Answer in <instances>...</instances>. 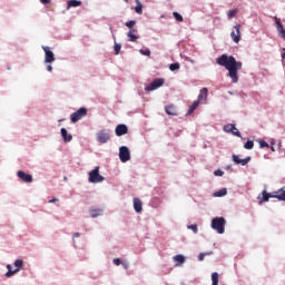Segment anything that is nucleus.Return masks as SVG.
Returning a JSON list of instances; mask_svg holds the SVG:
<instances>
[{"label": "nucleus", "mask_w": 285, "mask_h": 285, "mask_svg": "<svg viewBox=\"0 0 285 285\" xmlns=\"http://www.w3.org/2000/svg\"><path fill=\"white\" fill-rule=\"evenodd\" d=\"M134 209L136 213H141L144 210V205L139 198H134Z\"/></svg>", "instance_id": "f3484780"}, {"label": "nucleus", "mask_w": 285, "mask_h": 285, "mask_svg": "<svg viewBox=\"0 0 285 285\" xmlns=\"http://www.w3.org/2000/svg\"><path fill=\"white\" fill-rule=\"evenodd\" d=\"M228 195V190L226 188L219 189L214 193V197H226Z\"/></svg>", "instance_id": "5701e85b"}, {"label": "nucleus", "mask_w": 285, "mask_h": 285, "mask_svg": "<svg viewBox=\"0 0 285 285\" xmlns=\"http://www.w3.org/2000/svg\"><path fill=\"white\" fill-rule=\"evenodd\" d=\"M271 198H275L274 196H273V193L272 194H269V193H267L266 190H263V193H262V196H258V199H259V205H263L264 203H266V202H268Z\"/></svg>", "instance_id": "f8f14e48"}, {"label": "nucleus", "mask_w": 285, "mask_h": 285, "mask_svg": "<svg viewBox=\"0 0 285 285\" xmlns=\"http://www.w3.org/2000/svg\"><path fill=\"white\" fill-rule=\"evenodd\" d=\"M235 128H236L235 125L229 124L224 127V130H225V132H233V130H235Z\"/></svg>", "instance_id": "7c9ffc66"}, {"label": "nucleus", "mask_w": 285, "mask_h": 285, "mask_svg": "<svg viewBox=\"0 0 285 285\" xmlns=\"http://www.w3.org/2000/svg\"><path fill=\"white\" fill-rule=\"evenodd\" d=\"M97 140L99 141V144H108V141L110 140V134L102 130L98 132Z\"/></svg>", "instance_id": "1a4fd4ad"}, {"label": "nucleus", "mask_w": 285, "mask_h": 285, "mask_svg": "<svg viewBox=\"0 0 285 285\" xmlns=\"http://www.w3.org/2000/svg\"><path fill=\"white\" fill-rule=\"evenodd\" d=\"M122 267L125 268V271H128V268L130 267V265L128 263H121Z\"/></svg>", "instance_id": "c03bdc74"}, {"label": "nucleus", "mask_w": 285, "mask_h": 285, "mask_svg": "<svg viewBox=\"0 0 285 285\" xmlns=\"http://www.w3.org/2000/svg\"><path fill=\"white\" fill-rule=\"evenodd\" d=\"M88 115V109L85 107L79 108L77 111L71 114L70 119L72 124H77V121L83 119Z\"/></svg>", "instance_id": "7ed1b4c3"}, {"label": "nucleus", "mask_w": 285, "mask_h": 285, "mask_svg": "<svg viewBox=\"0 0 285 285\" xmlns=\"http://www.w3.org/2000/svg\"><path fill=\"white\" fill-rule=\"evenodd\" d=\"M135 10H136L137 14H141L144 12V4H141V2H138Z\"/></svg>", "instance_id": "c85d7f7f"}, {"label": "nucleus", "mask_w": 285, "mask_h": 285, "mask_svg": "<svg viewBox=\"0 0 285 285\" xmlns=\"http://www.w3.org/2000/svg\"><path fill=\"white\" fill-rule=\"evenodd\" d=\"M212 285H219V274L217 272L212 274Z\"/></svg>", "instance_id": "b1692460"}, {"label": "nucleus", "mask_w": 285, "mask_h": 285, "mask_svg": "<svg viewBox=\"0 0 285 285\" xmlns=\"http://www.w3.org/2000/svg\"><path fill=\"white\" fill-rule=\"evenodd\" d=\"M114 264H115V266H121V259L114 258Z\"/></svg>", "instance_id": "79ce46f5"}, {"label": "nucleus", "mask_w": 285, "mask_h": 285, "mask_svg": "<svg viewBox=\"0 0 285 285\" xmlns=\"http://www.w3.org/2000/svg\"><path fill=\"white\" fill-rule=\"evenodd\" d=\"M212 228L216 230L218 235H224L226 232V218L225 217H215L212 219Z\"/></svg>", "instance_id": "f03ea898"}, {"label": "nucleus", "mask_w": 285, "mask_h": 285, "mask_svg": "<svg viewBox=\"0 0 285 285\" xmlns=\"http://www.w3.org/2000/svg\"><path fill=\"white\" fill-rule=\"evenodd\" d=\"M132 32H135V30L129 31L127 33V37H128L129 41L135 42V41H137V39H139V37L134 35Z\"/></svg>", "instance_id": "393cba45"}, {"label": "nucleus", "mask_w": 285, "mask_h": 285, "mask_svg": "<svg viewBox=\"0 0 285 285\" xmlns=\"http://www.w3.org/2000/svg\"><path fill=\"white\" fill-rule=\"evenodd\" d=\"M42 50L45 52V63L55 62V52H52L50 47L42 46Z\"/></svg>", "instance_id": "0eeeda50"}, {"label": "nucleus", "mask_w": 285, "mask_h": 285, "mask_svg": "<svg viewBox=\"0 0 285 285\" xmlns=\"http://www.w3.org/2000/svg\"><path fill=\"white\" fill-rule=\"evenodd\" d=\"M275 23H276V28H277V31H278V33H279V37H281L282 39H284V41H285V29H284V24H282V22H279V20H277V18H276Z\"/></svg>", "instance_id": "dca6fc26"}, {"label": "nucleus", "mask_w": 285, "mask_h": 285, "mask_svg": "<svg viewBox=\"0 0 285 285\" xmlns=\"http://www.w3.org/2000/svg\"><path fill=\"white\" fill-rule=\"evenodd\" d=\"M208 99V88L204 87L198 95V102Z\"/></svg>", "instance_id": "a211bd4d"}, {"label": "nucleus", "mask_w": 285, "mask_h": 285, "mask_svg": "<svg viewBox=\"0 0 285 285\" xmlns=\"http://www.w3.org/2000/svg\"><path fill=\"white\" fill-rule=\"evenodd\" d=\"M136 23H137V21L130 20V21H127V22L125 23V26H126L127 28L132 29V28H135V24H136Z\"/></svg>", "instance_id": "72a5a7b5"}, {"label": "nucleus", "mask_w": 285, "mask_h": 285, "mask_svg": "<svg viewBox=\"0 0 285 285\" xmlns=\"http://www.w3.org/2000/svg\"><path fill=\"white\" fill-rule=\"evenodd\" d=\"M189 230H193V233H197V225H189L188 226Z\"/></svg>", "instance_id": "a19ab883"}, {"label": "nucleus", "mask_w": 285, "mask_h": 285, "mask_svg": "<svg viewBox=\"0 0 285 285\" xmlns=\"http://www.w3.org/2000/svg\"><path fill=\"white\" fill-rule=\"evenodd\" d=\"M161 86H164V79L163 78H157L150 85L145 87V90L147 92H153V90H157V88H161Z\"/></svg>", "instance_id": "423d86ee"}, {"label": "nucleus", "mask_w": 285, "mask_h": 285, "mask_svg": "<svg viewBox=\"0 0 285 285\" xmlns=\"http://www.w3.org/2000/svg\"><path fill=\"white\" fill-rule=\"evenodd\" d=\"M215 177H224V171H222L220 169H217L214 171Z\"/></svg>", "instance_id": "4c0bfd02"}, {"label": "nucleus", "mask_w": 285, "mask_h": 285, "mask_svg": "<svg viewBox=\"0 0 285 285\" xmlns=\"http://www.w3.org/2000/svg\"><path fill=\"white\" fill-rule=\"evenodd\" d=\"M165 112L173 117H177V107L175 105H168L165 107Z\"/></svg>", "instance_id": "2eb2a0df"}, {"label": "nucleus", "mask_w": 285, "mask_h": 285, "mask_svg": "<svg viewBox=\"0 0 285 285\" xmlns=\"http://www.w3.org/2000/svg\"><path fill=\"white\" fill-rule=\"evenodd\" d=\"M19 179H22L24 184H32V175L26 174V171L19 170L18 171Z\"/></svg>", "instance_id": "9d476101"}, {"label": "nucleus", "mask_w": 285, "mask_h": 285, "mask_svg": "<svg viewBox=\"0 0 285 285\" xmlns=\"http://www.w3.org/2000/svg\"><path fill=\"white\" fill-rule=\"evenodd\" d=\"M173 14H174V18L176 19V21H179V22L184 21V17L181 14H179V12L174 11Z\"/></svg>", "instance_id": "2f4dec72"}, {"label": "nucleus", "mask_w": 285, "mask_h": 285, "mask_svg": "<svg viewBox=\"0 0 285 285\" xmlns=\"http://www.w3.org/2000/svg\"><path fill=\"white\" fill-rule=\"evenodd\" d=\"M47 70H48V72H52V65H48Z\"/></svg>", "instance_id": "49530a36"}, {"label": "nucleus", "mask_w": 285, "mask_h": 285, "mask_svg": "<svg viewBox=\"0 0 285 285\" xmlns=\"http://www.w3.org/2000/svg\"><path fill=\"white\" fill-rule=\"evenodd\" d=\"M198 106H199V100H195L193 105L189 107L187 115H193V112L197 110Z\"/></svg>", "instance_id": "4be33fe9"}, {"label": "nucleus", "mask_w": 285, "mask_h": 285, "mask_svg": "<svg viewBox=\"0 0 285 285\" xmlns=\"http://www.w3.org/2000/svg\"><path fill=\"white\" fill-rule=\"evenodd\" d=\"M81 6V0H69L67 2V8H79Z\"/></svg>", "instance_id": "aec40b11"}, {"label": "nucleus", "mask_w": 285, "mask_h": 285, "mask_svg": "<svg viewBox=\"0 0 285 285\" xmlns=\"http://www.w3.org/2000/svg\"><path fill=\"white\" fill-rule=\"evenodd\" d=\"M218 66H223L228 70V76L232 78L233 83L239 81V76L237 75L238 70H242V61H237L235 57L223 53L216 59Z\"/></svg>", "instance_id": "f257e3e1"}, {"label": "nucleus", "mask_w": 285, "mask_h": 285, "mask_svg": "<svg viewBox=\"0 0 285 285\" xmlns=\"http://www.w3.org/2000/svg\"><path fill=\"white\" fill-rule=\"evenodd\" d=\"M60 132L65 142L72 141V135L68 134V130H66V128H61Z\"/></svg>", "instance_id": "6ab92c4d"}, {"label": "nucleus", "mask_w": 285, "mask_h": 285, "mask_svg": "<svg viewBox=\"0 0 285 285\" xmlns=\"http://www.w3.org/2000/svg\"><path fill=\"white\" fill-rule=\"evenodd\" d=\"M272 148V151L275 153V147H271Z\"/></svg>", "instance_id": "8fccbe9b"}, {"label": "nucleus", "mask_w": 285, "mask_h": 285, "mask_svg": "<svg viewBox=\"0 0 285 285\" xmlns=\"http://www.w3.org/2000/svg\"><path fill=\"white\" fill-rule=\"evenodd\" d=\"M255 147V142L253 140H247L245 144H244V148L246 150H253V148Z\"/></svg>", "instance_id": "a878e982"}, {"label": "nucleus", "mask_w": 285, "mask_h": 285, "mask_svg": "<svg viewBox=\"0 0 285 285\" xmlns=\"http://www.w3.org/2000/svg\"><path fill=\"white\" fill-rule=\"evenodd\" d=\"M235 31L230 32V37L234 41V43H239L240 39H242V24H236L234 27Z\"/></svg>", "instance_id": "6e6552de"}, {"label": "nucleus", "mask_w": 285, "mask_h": 285, "mask_svg": "<svg viewBox=\"0 0 285 285\" xmlns=\"http://www.w3.org/2000/svg\"><path fill=\"white\" fill-rule=\"evenodd\" d=\"M55 202H59V198H52L51 200H49V204H55Z\"/></svg>", "instance_id": "de8ad7c7"}, {"label": "nucleus", "mask_w": 285, "mask_h": 285, "mask_svg": "<svg viewBox=\"0 0 285 285\" xmlns=\"http://www.w3.org/2000/svg\"><path fill=\"white\" fill-rule=\"evenodd\" d=\"M8 272L6 273V277H12V275H16V273H19V268H16L12 271L11 265H7Z\"/></svg>", "instance_id": "412c9836"}, {"label": "nucleus", "mask_w": 285, "mask_h": 285, "mask_svg": "<svg viewBox=\"0 0 285 285\" xmlns=\"http://www.w3.org/2000/svg\"><path fill=\"white\" fill-rule=\"evenodd\" d=\"M139 52L145 57H150V49H140Z\"/></svg>", "instance_id": "f704fd0d"}, {"label": "nucleus", "mask_w": 285, "mask_h": 285, "mask_svg": "<svg viewBox=\"0 0 285 285\" xmlns=\"http://www.w3.org/2000/svg\"><path fill=\"white\" fill-rule=\"evenodd\" d=\"M274 199H278V202H285V186L277 191H273Z\"/></svg>", "instance_id": "9b49d317"}, {"label": "nucleus", "mask_w": 285, "mask_h": 285, "mask_svg": "<svg viewBox=\"0 0 285 285\" xmlns=\"http://www.w3.org/2000/svg\"><path fill=\"white\" fill-rule=\"evenodd\" d=\"M73 237H81V234L75 233V234H73Z\"/></svg>", "instance_id": "09e8293b"}, {"label": "nucleus", "mask_w": 285, "mask_h": 285, "mask_svg": "<svg viewBox=\"0 0 285 285\" xmlns=\"http://www.w3.org/2000/svg\"><path fill=\"white\" fill-rule=\"evenodd\" d=\"M114 49H115V55H119V52H121V45L116 43Z\"/></svg>", "instance_id": "e433bc0d"}, {"label": "nucleus", "mask_w": 285, "mask_h": 285, "mask_svg": "<svg viewBox=\"0 0 285 285\" xmlns=\"http://www.w3.org/2000/svg\"><path fill=\"white\" fill-rule=\"evenodd\" d=\"M116 135L117 137H122V135H128V127L126 125H117Z\"/></svg>", "instance_id": "ddd939ff"}, {"label": "nucleus", "mask_w": 285, "mask_h": 285, "mask_svg": "<svg viewBox=\"0 0 285 285\" xmlns=\"http://www.w3.org/2000/svg\"><path fill=\"white\" fill-rule=\"evenodd\" d=\"M236 16H237V9L230 10L227 13L228 19H233Z\"/></svg>", "instance_id": "473e14b6"}, {"label": "nucleus", "mask_w": 285, "mask_h": 285, "mask_svg": "<svg viewBox=\"0 0 285 285\" xmlns=\"http://www.w3.org/2000/svg\"><path fill=\"white\" fill-rule=\"evenodd\" d=\"M50 1H52V0H40V3H43L46 6V4L50 3Z\"/></svg>", "instance_id": "a18cd8bd"}, {"label": "nucleus", "mask_w": 285, "mask_h": 285, "mask_svg": "<svg viewBox=\"0 0 285 285\" xmlns=\"http://www.w3.org/2000/svg\"><path fill=\"white\" fill-rule=\"evenodd\" d=\"M180 65L179 62H174L169 66V70H171V72H175V70H179Z\"/></svg>", "instance_id": "c756f323"}, {"label": "nucleus", "mask_w": 285, "mask_h": 285, "mask_svg": "<svg viewBox=\"0 0 285 285\" xmlns=\"http://www.w3.org/2000/svg\"><path fill=\"white\" fill-rule=\"evenodd\" d=\"M204 257H206V254L200 253V254L198 255V261H199V262H204Z\"/></svg>", "instance_id": "37998d69"}, {"label": "nucleus", "mask_w": 285, "mask_h": 285, "mask_svg": "<svg viewBox=\"0 0 285 285\" xmlns=\"http://www.w3.org/2000/svg\"><path fill=\"white\" fill-rule=\"evenodd\" d=\"M89 213H90V215H91L92 218L99 217V215H101V209H95V208H92V209L89 210Z\"/></svg>", "instance_id": "bb28decb"}, {"label": "nucleus", "mask_w": 285, "mask_h": 285, "mask_svg": "<svg viewBox=\"0 0 285 285\" xmlns=\"http://www.w3.org/2000/svg\"><path fill=\"white\" fill-rule=\"evenodd\" d=\"M119 159L122 161V164L130 161V149H128V147L122 146L119 148Z\"/></svg>", "instance_id": "39448f33"}, {"label": "nucleus", "mask_w": 285, "mask_h": 285, "mask_svg": "<svg viewBox=\"0 0 285 285\" xmlns=\"http://www.w3.org/2000/svg\"><path fill=\"white\" fill-rule=\"evenodd\" d=\"M232 134L235 135L236 137H242V132H239V129H237V127H235Z\"/></svg>", "instance_id": "58836bf2"}, {"label": "nucleus", "mask_w": 285, "mask_h": 285, "mask_svg": "<svg viewBox=\"0 0 285 285\" xmlns=\"http://www.w3.org/2000/svg\"><path fill=\"white\" fill-rule=\"evenodd\" d=\"M135 1H136V3H137V4H139V3H140V2H139V0H135Z\"/></svg>", "instance_id": "3c124183"}, {"label": "nucleus", "mask_w": 285, "mask_h": 285, "mask_svg": "<svg viewBox=\"0 0 285 285\" xmlns=\"http://www.w3.org/2000/svg\"><path fill=\"white\" fill-rule=\"evenodd\" d=\"M259 146L261 148H268V142H266L265 140H261Z\"/></svg>", "instance_id": "ea45409f"}, {"label": "nucleus", "mask_w": 285, "mask_h": 285, "mask_svg": "<svg viewBox=\"0 0 285 285\" xmlns=\"http://www.w3.org/2000/svg\"><path fill=\"white\" fill-rule=\"evenodd\" d=\"M104 179V176L99 175V167H95V169L89 173L90 184H101Z\"/></svg>", "instance_id": "20e7f679"}, {"label": "nucleus", "mask_w": 285, "mask_h": 285, "mask_svg": "<svg viewBox=\"0 0 285 285\" xmlns=\"http://www.w3.org/2000/svg\"><path fill=\"white\" fill-rule=\"evenodd\" d=\"M232 157H233V161L236 163L237 165L240 164V166H246L248 161H250V156L244 159H240L239 156L237 155H233Z\"/></svg>", "instance_id": "4468645a"}, {"label": "nucleus", "mask_w": 285, "mask_h": 285, "mask_svg": "<svg viewBox=\"0 0 285 285\" xmlns=\"http://www.w3.org/2000/svg\"><path fill=\"white\" fill-rule=\"evenodd\" d=\"M174 262H178V264H184V262H186V258L184 257V255H176L174 256Z\"/></svg>", "instance_id": "cd10ccee"}, {"label": "nucleus", "mask_w": 285, "mask_h": 285, "mask_svg": "<svg viewBox=\"0 0 285 285\" xmlns=\"http://www.w3.org/2000/svg\"><path fill=\"white\" fill-rule=\"evenodd\" d=\"M14 266H16L17 268H19V271H21V267L23 266V261L17 259V261L14 262Z\"/></svg>", "instance_id": "c9c22d12"}]
</instances>
